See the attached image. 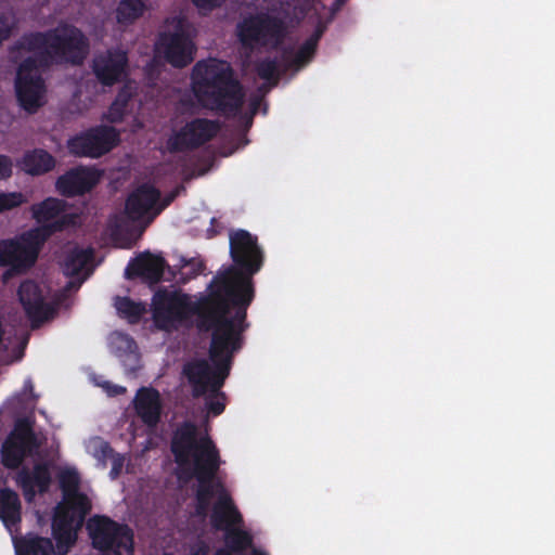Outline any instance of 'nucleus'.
I'll list each match as a JSON object with an SVG mask.
<instances>
[{"mask_svg":"<svg viewBox=\"0 0 555 555\" xmlns=\"http://www.w3.org/2000/svg\"><path fill=\"white\" fill-rule=\"evenodd\" d=\"M209 297L203 306L193 301L191 297L180 291L160 289L153 297V320L157 328L168 331L181 324L192 315H197V326L203 332L211 331L209 359L195 360L184 366L193 388V396L197 397L207 390H218L224 385L230 375L233 356L242 348L243 333L248 323L237 319V313L230 317L231 306L209 284Z\"/></svg>","mask_w":555,"mask_h":555,"instance_id":"nucleus-1","label":"nucleus"},{"mask_svg":"<svg viewBox=\"0 0 555 555\" xmlns=\"http://www.w3.org/2000/svg\"><path fill=\"white\" fill-rule=\"evenodd\" d=\"M229 241L233 263L214 278L211 286L235 308L237 319L247 323V308L255 296L253 276L263 266V250L257 236L244 229L231 231Z\"/></svg>","mask_w":555,"mask_h":555,"instance_id":"nucleus-2","label":"nucleus"},{"mask_svg":"<svg viewBox=\"0 0 555 555\" xmlns=\"http://www.w3.org/2000/svg\"><path fill=\"white\" fill-rule=\"evenodd\" d=\"M175 462L180 467L192 464V473L197 480L195 499L211 502L218 494V504L223 496L232 499L221 479L217 478L222 461L215 442L209 436L198 437L197 425L183 422L173 433L170 444Z\"/></svg>","mask_w":555,"mask_h":555,"instance_id":"nucleus-3","label":"nucleus"},{"mask_svg":"<svg viewBox=\"0 0 555 555\" xmlns=\"http://www.w3.org/2000/svg\"><path fill=\"white\" fill-rule=\"evenodd\" d=\"M198 103L223 116H234L243 107L245 92L231 64L218 59L198 61L192 70Z\"/></svg>","mask_w":555,"mask_h":555,"instance_id":"nucleus-4","label":"nucleus"},{"mask_svg":"<svg viewBox=\"0 0 555 555\" xmlns=\"http://www.w3.org/2000/svg\"><path fill=\"white\" fill-rule=\"evenodd\" d=\"M89 47L88 38L79 28L65 25L47 31L25 33L14 42L11 51L34 53L42 68H48L62 63L81 65Z\"/></svg>","mask_w":555,"mask_h":555,"instance_id":"nucleus-5","label":"nucleus"},{"mask_svg":"<svg viewBox=\"0 0 555 555\" xmlns=\"http://www.w3.org/2000/svg\"><path fill=\"white\" fill-rule=\"evenodd\" d=\"M244 522L243 516L232 499L221 498L212 507L210 524L214 529L224 531L225 548L218 550L215 555H245L253 546V535L244 529L236 528Z\"/></svg>","mask_w":555,"mask_h":555,"instance_id":"nucleus-6","label":"nucleus"},{"mask_svg":"<svg viewBox=\"0 0 555 555\" xmlns=\"http://www.w3.org/2000/svg\"><path fill=\"white\" fill-rule=\"evenodd\" d=\"M92 546L101 555H133V531L108 516L94 515L87 522Z\"/></svg>","mask_w":555,"mask_h":555,"instance_id":"nucleus-7","label":"nucleus"},{"mask_svg":"<svg viewBox=\"0 0 555 555\" xmlns=\"http://www.w3.org/2000/svg\"><path fill=\"white\" fill-rule=\"evenodd\" d=\"M285 33L282 18L263 12L247 16L237 25L238 40L247 49H276L282 44Z\"/></svg>","mask_w":555,"mask_h":555,"instance_id":"nucleus-8","label":"nucleus"},{"mask_svg":"<svg viewBox=\"0 0 555 555\" xmlns=\"http://www.w3.org/2000/svg\"><path fill=\"white\" fill-rule=\"evenodd\" d=\"M42 68L36 56H28L17 67L15 93L20 106L29 114L36 113L43 104L44 80L39 72Z\"/></svg>","mask_w":555,"mask_h":555,"instance_id":"nucleus-9","label":"nucleus"},{"mask_svg":"<svg viewBox=\"0 0 555 555\" xmlns=\"http://www.w3.org/2000/svg\"><path fill=\"white\" fill-rule=\"evenodd\" d=\"M120 142L119 131L112 127L100 125L77 134L68 141V150L76 156L100 157Z\"/></svg>","mask_w":555,"mask_h":555,"instance_id":"nucleus-10","label":"nucleus"},{"mask_svg":"<svg viewBox=\"0 0 555 555\" xmlns=\"http://www.w3.org/2000/svg\"><path fill=\"white\" fill-rule=\"evenodd\" d=\"M219 130L218 120L194 118L168 138L167 149L170 153L196 150L212 140Z\"/></svg>","mask_w":555,"mask_h":555,"instance_id":"nucleus-11","label":"nucleus"},{"mask_svg":"<svg viewBox=\"0 0 555 555\" xmlns=\"http://www.w3.org/2000/svg\"><path fill=\"white\" fill-rule=\"evenodd\" d=\"M160 191L153 184L145 182L130 192L125 202V215L133 222H144L147 227L158 216L155 214Z\"/></svg>","mask_w":555,"mask_h":555,"instance_id":"nucleus-12","label":"nucleus"},{"mask_svg":"<svg viewBox=\"0 0 555 555\" xmlns=\"http://www.w3.org/2000/svg\"><path fill=\"white\" fill-rule=\"evenodd\" d=\"M17 296L20 302L30 321L31 328H38L53 317L54 306L46 301L43 292L38 283L26 280L20 284Z\"/></svg>","mask_w":555,"mask_h":555,"instance_id":"nucleus-13","label":"nucleus"},{"mask_svg":"<svg viewBox=\"0 0 555 555\" xmlns=\"http://www.w3.org/2000/svg\"><path fill=\"white\" fill-rule=\"evenodd\" d=\"M158 43L164 59L176 68H183L194 60L195 46L182 29L181 21H178L175 33H162Z\"/></svg>","mask_w":555,"mask_h":555,"instance_id":"nucleus-14","label":"nucleus"},{"mask_svg":"<svg viewBox=\"0 0 555 555\" xmlns=\"http://www.w3.org/2000/svg\"><path fill=\"white\" fill-rule=\"evenodd\" d=\"M128 62L127 52L113 48L96 54L91 67L101 85L112 87L127 76Z\"/></svg>","mask_w":555,"mask_h":555,"instance_id":"nucleus-15","label":"nucleus"},{"mask_svg":"<svg viewBox=\"0 0 555 555\" xmlns=\"http://www.w3.org/2000/svg\"><path fill=\"white\" fill-rule=\"evenodd\" d=\"M38 258V246L29 240L0 241V266L10 267L15 272L30 269Z\"/></svg>","mask_w":555,"mask_h":555,"instance_id":"nucleus-16","label":"nucleus"},{"mask_svg":"<svg viewBox=\"0 0 555 555\" xmlns=\"http://www.w3.org/2000/svg\"><path fill=\"white\" fill-rule=\"evenodd\" d=\"M101 179V172L93 168L76 167L60 176L55 182L57 192L65 197H75L90 192Z\"/></svg>","mask_w":555,"mask_h":555,"instance_id":"nucleus-17","label":"nucleus"},{"mask_svg":"<svg viewBox=\"0 0 555 555\" xmlns=\"http://www.w3.org/2000/svg\"><path fill=\"white\" fill-rule=\"evenodd\" d=\"M16 485L22 489L27 502H31L37 494H44L52 483V474L48 462L36 463L31 469L26 466L20 468L15 476Z\"/></svg>","mask_w":555,"mask_h":555,"instance_id":"nucleus-18","label":"nucleus"},{"mask_svg":"<svg viewBox=\"0 0 555 555\" xmlns=\"http://www.w3.org/2000/svg\"><path fill=\"white\" fill-rule=\"evenodd\" d=\"M166 261L160 256L144 251L132 259L125 271L127 279L141 278L150 283L160 282Z\"/></svg>","mask_w":555,"mask_h":555,"instance_id":"nucleus-19","label":"nucleus"},{"mask_svg":"<svg viewBox=\"0 0 555 555\" xmlns=\"http://www.w3.org/2000/svg\"><path fill=\"white\" fill-rule=\"evenodd\" d=\"M75 524L78 525V518L59 505L52 520V535L56 542L59 555H67L76 543Z\"/></svg>","mask_w":555,"mask_h":555,"instance_id":"nucleus-20","label":"nucleus"},{"mask_svg":"<svg viewBox=\"0 0 555 555\" xmlns=\"http://www.w3.org/2000/svg\"><path fill=\"white\" fill-rule=\"evenodd\" d=\"M134 410L141 421L150 426H156L160 421V395L155 388L141 387L134 398Z\"/></svg>","mask_w":555,"mask_h":555,"instance_id":"nucleus-21","label":"nucleus"},{"mask_svg":"<svg viewBox=\"0 0 555 555\" xmlns=\"http://www.w3.org/2000/svg\"><path fill=\"white\" fill-rule=\"evenodd\" d=\"M0 519L11 533L20 529L22 503L18 494L8 487L0 490Z\"/></svg>","mask_w":555,"mask_h":555,"instance_id":"nucleus-22","label":"nucleus"},{"mask_svg":"<svg viewBox=\"0 0 555 555\" xmlns=\"http://www.w3.org/2000/svg\"><path fill=\"white\" fill-rule=\"evenodd\" d=\"M94 257V250L91 247L80 248L75 246L66 251L62 261L63 273L67 276H77L80 273L89 275L91 269L89 268Z\"/></svg>","mask_w":555,"mask_h":555,"instance_id":"nucleus-23","label":"nucleus"},{"mask_svg":"<svg viewBox=\"0 0 555 555\" xmlns=\"http://www.w3.org/2000/svg\"><path fill=\"white\" fill-rule=\"evenodd\" d=\"M55 167V158L43 149H34L24 154L22 169L30 176H41Z\"/></svg>","mask_w":555,"mask_h":555,"instance_id":"nucleus-24","label":"nucleus"},{"mask_svg":"<svg viewBox=\"0 0 555 555\" xmlns=\"http://www.w3.org/2000/svg\"><path fill=\"white\" fill-rule=\"evenodd\" d=\"M16 555H59L50 538L28 533L15 542Z\"/></svg>","mask_w":555,"mask_h":555,"instance_id":"nucleus-25","label":"nucleus"},{"mask_svg":"<svg viewBox=\"0 0 555 555\" xmlns=\"http://www.w3.org/2000/svg\"><path fill=\"white\" fill-rule=\"evenodd\" d=\"M29 447L14 441V439H7L1 448V463L8 469L22 468V464L27 456Z\"/></svg>","mask_w":555,"mask_h":555,"instance_id":"nucleus-26","label":"nucleus"},{"mask_svg":"<svg viewBox=\"0 0 555 555\" xmlns=\"http://www.w3.org/2000/svg\"><path fill=\"white\" fill-rule=\"evenodd\" d=\"M64 210V201L54 197H48L31 207L33 217L39 223L56 219Z\"/></svg>","mask_w":555,"mask_h":555,"instance_id":"nucleus-27","label":"nucleus"},{"mask_svg":"<svg viewBox=\"0 0 555 555\" xmlns=\"http://www.w3.org/2000/svg\"><path fill=\"white\" fill-rule=\"evenodd\" d=\"M323 35L322 27H318L313 34L301 44L295 53L291 66L300 68L309 63L315 54L318 43Z\"/></svg>","mask_w":555,"mask_h":555,"instance_id":"nucleus-28","label":"nucleus"},{"mask_svg":"<svg viewBox=\"0 0 555 555\" xmlns=\"http://www.w3.org/2000/svg\"><path fill=\"white\" fill-rule=\"evenodd\" d=\"M68 224V218L66 216H62L61 218L27 233V235H24L23 237L24 240H29L33 244L38 246L39 249L40 245L43 244L46 240L54 233L63 231Z\"/></svg>","mask_w":555,"mask_h":555,"instance_id":"nucleus-29","label":"nucleus"},{"mask_svg":"<svg viewBox=\"0 0 555 555\" xmlns=\"http://www.w3.org/2000/svg\"><path fill=\"white\" fill-rule=\"evenodd\" d=\"M63 499L64 503L60 506L73 513V515L78 518V525H80L91 509L89 498L85 493L77 491L64 495Z\"/></svg>","mask_w":555,"mask_h":555,"instance_id":"nucleus-30","label":"nucleus"},{"mask_svg":"<svg viewBox=\"0 0 555 555\" xmlns=\"http://www.w3.org/2000/svg\"><path fill=\"white\" fill-rule=\"evenodd\" d=\"M130 100V92L125 88L119 90L107 112L103 115V118L111 124L121 122L126 116Z\"/></svg>","mask_w":555,"mask_h":555,"instance_id":"nucleus-31","label":"nucleus"},{"mask_svg":"<svg viewBox=\"0 0 555 555\" xmlns=\"http://www.w3.org/2000/svg\"><path fill=\"white\" fill-rule=\"evenodd\" d=\"M142 0H121L116 10L117 22L120 24H131L144 12Z\"/></svg>","mask_w":555,"mask_h":555,"instance_id":"nucleus-32","label":"nucleus"},{"mask_svg":"<svg viewBox=\"0 0 555 555\" xmlns=\"http://www.w3.org/2000/svg\"><path fill=\"white\" fill-rule=\"evenodd\" d=\"M115 307L118 313L132 324L138 323L145 312V307L141 302H135L129 297H117Z\"/></svg>","mask_w":555,"mask_h":555,"instance_id":"nucleus-33","label":"nucleus"},{"mask_svg":"<svg viewBox=\"0 0 555 555\" xmlns=\"http://www.w3.org/2000/svg\"><path fill=\"white\" fill-rule=\"evenodd\" d=\"M8 439H14L24 446L30 447L36 442V436L33 429V422L28 417L17 418L14 429Z\"/></svg>","mask_w":555,"mask_h":555,"instance_id":"nucleus-34","label":"nucleus"},{"mask_svg":"<svg viewBox=\"0 0 555 555\" xmlns=\"http://www.w3.org/2000/svg\"><path fill=\"white\" fill-rule=\"evenodd\" d=\"M257 75L267 81H271L272 86H276L279 81V64L276 59L264 57L256 64Z\"/></svg>","mask_w":555,"mask_h":555,"instance_id":"nucleus-35","label":"nucleus"},{"mask_svg":"<svg viewBox=\"0 0 555 555\" xmlns=\"http://www.w3.org/2000/svg\"><path fill=\"white\" fill-rule=\"evenodd\" d=\"M80 478L75 469L66 468L59 474V485L63 496L79 491Z\"/></svg>","mask_w":555,"mask_h":555,"instance_id":"nucleus-36","label":"nucleus"},{"mask_svg":"<svg viewBox=\"0 0 555 555\" xmlns=\"http://www.w3.org/2000/svg\"><path fill=\"white\" fill-rule=\"evenodd\" d=\"M222 387H223V385L218 390H212L211 386L208 385L207 390L203 393V396H204L206 392L209 391L214 396V398H209L207 400L206 405H207L209 413H211L215 416L220 415L225 409V403H224L225 395H224V392L220 391ZM198 397H202V395L197 396L196 398H198Z\"/></svg>","mask_w":555,"mask_h":555,"instance_id":"nucleus-37","label":"nucleus"},{"mask_svg":"<svg viewBox=\"0 0 555 555\" xmlns=\"http://www.w3.org/2000/svg\"><path fill=\"white\" fill-rule=\"evenodd\" d=\"M25 202L26 198L21 192H0V212L20 207Z\"/></svg>","mask_w":555,"mask_h":555,"instance_id":"nucleus-38","label":"nucleus"},{"mask_svg":"<svg viewBox=\"0 0 555 555\" xmlns=\"http://www.w3.org/2000/svg\"><path fill=\"white\" fill-rule=\"evenodd\" d=\"M204 268H205V266L201 260L192 259V260L186 261L181 268L180 281L182 283L189 282L190 280L199 275L202 273V271L204 270Z\"/></svg>","mask_w":555,"mask_h":555,"instance_id":"nucleus-39","label":"nucleus"},{"mask_svg":"<svg viewBox=\"0 0 555 555\" xmlns=\"http://www.w3.org/2000/svg\"><path fill=\"white\" fill-rule=\"evenodd\" d=\"M27 396H29V399L31 401H36L38 399V396L34 391V384H33V380L30 378H27L24 382V386H23L22 392L15 395L11 399V403H16L18 405H22V404L27 402V399H26Z\"/></svg>","mask_w":555,"mask_h":555,"instance_id":"nucleus-40","label":"nucleus"},{"mask_svg":"<svg viewBox=\"0 0 555 555\" xmlns=\"http://www.w3.org/2000/svg\"><path fill=\"white\" fill-rule=\"evenodd\" d=\"M14 28V22H12L7 16H0V43H2L4 40H8L11 37Z\"/></svg>","mask_w":555,"mask_h":555,"instance_id":"nucleus-41","label":"nucleus"},{"mask_svg":"<svg viewBox=\"0 0 555 555\" xmlns=\"http://www.w3.org/2000/svg\"><path fill=\"white\" fill-rule=\"evenodd\" d=\"M124 463V456L118 453L112 459V468L109 472V476L112 479H116L121 474Z\"/></svg>","mask_w":555,"mask_h":555,"instance_id":"nucleus-42","label":"nucleus"},{"mask_svg":"<svg viewBox=\"0 0 555 555\" xmlns=\"http://www.w3.org/2000/svg\"><path fill=\"white\" fill-rule=\"evenodd\" d=\"M12 175V162L10 157L0 155V180L10 178Z\"/></svg>","mask_w":555,"mask_h":555,"instance_id":"nucleus-43","label":"nucleus"},{"mask_svg":"<svg viewBox=\"0 0 555 555\" xmlns=\"http://www.w3.org/2000/svg\"><path fill=\"white\" fill-rule=\"evenodd\" d=\"M223 0H192L199 10L211 11L221 5Z\"/></svg>","mask_w":555,"mask_h":555,"instance_id":"nucleus-44","label":"nucleus"},{"mask_svg":"<svg viewBox=\"0 0 555 555\" xmlns=\"http://www.w3.org/2000/svg\"><path fill=\"white\" fill-rule=\"evenodd\" d=\"M177 195H178V192L177 191H172L169 194H167L165 197L160 196V199L157 201V208L158 209L155 211V214L160 215V212L165 208H167L175 201Z\"/></svg>","mask_w":555,"mask_h":555,"instance_id":"nucleus-45","label":"nucleus"},{"mask_svg":"<svg viewBox=\"0 0 555 555\" xmlns=\"http://www.w3.org/2000/svg\"><path fill=\"white\" fill-rule=\"evenodd\" d=\"M100 457L103 460H112L117 453L106 441H102L99 448Z\"/></svg>","mask_w":555,"mask_h":555,"instance_id":"nucleus-46","label":"nucleus"},{"mask_svg":"<svg viewBox=\"0 0 555 555\" xmlns=\"http://www.w3.org/2000/svg\"><path fill=\"white\" fill-rule=\"evenodd\" d=\"M195 502H196L195 514L199 517L207 516V513H208L211 502L199 500V499H195Z\"/></svg>","mask_w":555,"mask_h":555,"instance_id":"nucleus-47","label":"nucleus"},{"mask_svg":"<svg viewBox=\"0 0 555 555\" xmlns=\"http://www.w3.org/2000/svg\"><path fill=\"white\" fill-rule=\"evenodd\" d=\"M109 229L112 236L116 238L121 234L124 224L118 218H115L114 220L109 221Z\"/></svg>","mask_w":555,"mask_h":555,"instance_id":"nucleus-48","label":"nucleus"},{"mask_svg":"<svg viewBox=\"0 0 555 555\" xmlns=\"http://www.w3.org/2000/svg\"><path fill=\"white\" fill-rule=\"evenodd\" d=\"M105 389L109 396H119L126 392V388L119 385L105 384Z\"/></svg>","mask_w":555,"mask_h":555,"instance_id":"nucleus-49","label":"nucleus"},{"mask_svg":"<svg viewBox=\"0 0 555 555\" xmlns=\"http://www.w3.org/2000/svg\"><path fill=\"white\" fill-rule=\"evenodd\" d=\"M260 103H261V96L257 95V96H253L250 99L249 105H250V111H251L253 115L257 113V111H258V108L260 106Z\"/></svg>","mask_w":555,"mask_h":555,"instance_id":"nucleus-50","label":"nucleus"},{"mask_svg":"<svg viewBox=\"0 0 555 555\" xmlns=\"http://www.w3.org/2000/svg\"><path fill=\"white\" fill-rule=\"evenodd\" d=\"M289 53H291V49H285L284 52H283V56H286Z\"/></svg>","mask_w":555,"mask_h":555,"instance_id":"nucleus-51","label":"nucleus"}]
</instances>
